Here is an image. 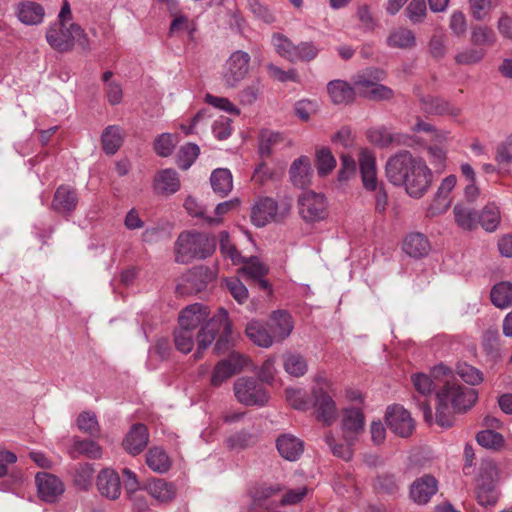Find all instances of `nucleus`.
I'll return each mask as SVG.
<instances>
[{
	"label": "nucleus",
	"mask_w": 512,
	"mask_h": 512,
	"mask_svg": "<svg viewBox=\"0 0 512 512\" xmlns=\"http://www.w3.org/2000/svg\"><path fill=\"white\" fill-rule=\"evenodd\" d=\"M215 249V237L198 231L182 232L175 242V261L187 264L194 259H206Z\"/></svg>",
	"instance_id": "obj_2"
},
{
	"label": "nucleus",
	"mask_w": 512,
	"mask_h": 512,
	"mask_svg": "<svg viewBox=\"0 0 512 512\" xmlns=\"http://www.w3.org/2000/svg\"><path fill=\"white\" fill-rule=\"evenodd\" d=\"M16 15L25 25H39L43 22L45 10L43 6L34 1H24L18 4Z\"/></svg>",
	"instance_id": "obj_29"
},
{
	"label": "nucleus",
	"mask_w": 512,
	"mask_h": 512,
	"mask_svg": "<svg viewBox=\"0 0 512 512\" xmlns=\"http://www.w3.org/2000/svg\"><path fill=\"white\" fill-rule=\"evenodd\" d=\"M315 162L318 174L326 176L336 167V159L329 148L323 147L316 151Z\"/></svg>",
	"instance_id": "obj_48"
},
{
	"label": "nucleus",
	"mask_w": 512,
	"mask_h": 512,
	"mask_svg": "<svg viewBox=\"0 0 512 512\" xmlns=\"http://www.w3.org/2000/svg\"><path fill=\"white\" fill-rule=\"evenodd\" d=\"M243 266L239 269V272L243 273L249 279L256 280L258 278L265 277L268 273V268L264 265L260 259L256 256L249 258L244 257Z\"/></svg>",
	"instance_id": "obj_46"
},
{
	"label": "nucleus",
	"mask_w": 512,
	"mask_h": 512,
	"mask_svg": "<svg viewBox=\"0 0 512 512\" xmlns=\"http://www.w3.org/2000/svg\"><path fill=\"white\" fill-rule=\"evenodd\" d=\"M250 55L242 50L234 51L226 60L222 79L227 87H236L248 74Z\"/></svg>",
	"instance_id": "obj_6"
},
{
	"label": "nucleus",
	"mask_w": 512,
	"mask_h": 512,
	"mask_svg": "<svg viewBox=\"0 0 512 512\" xmlns=\"http://www.w3.org/2000/svg\"><path fill=\"white\" fill-rule=\"evenodd\" d=\"M246 335L254 344L263 348H268L276 342L269 330L268 324L257 320H253L247 324Z\"/></svg>",
	"instance_id": "obj_31"
},
{
	"label": "nucleus",
	"mask_w": 512,
	"mask_h": 512,
	"mask_svg": "<svg viewBox=\"0 0 512 512\" xmlns=\"http://www.w3.org/2000/svg\"><path fill=\"white\" fill-rule=\"evenodd\" d=\"M421 110L424 113L430 115H449L452 117H457L461 114V108L455 106L439 97H434L431 95L422 96L420 98Z\"/></svg>",
	"instance_id": "obj_21"
},
{
	"label": "nucleus",
	"mask_w": 512,
	"mask_h": 512,
	"mask_svg": "<svg viewBox=\"0 0 512 512\" xmlns=\"http://www.w3.org/2000/svg\"><path fill=\"white\" fill-rule=\"evenodd\" d=\"M411 381L415 390L423 397L429 396L435 389L434 382L427 374L415 373L411 376Z\"/></svg>",
	"instance_id": "obj_62"
},
{
	"label": "nucleus",
	"mask_w": 512,
	"mask_h": 512,
	"mask_svg": "<svg viewBox=\"0 0 512 512\" xmlns=\"http://www.w3.org/2000/svg\"><path fill=\"white\" fill-rule=\"evenodd\" d=\"M283 141V134L270 130H262L259 134V154L261 158L270 157L274 149Z\"/></svg>",
	"instance_id": "obj_38"
},
{
	"label": "nucleus",
	"mask_w": 512,
	"mask_h": 512,
	"mask_svg": "<svg viewBox=\"0 0 512 512\" xmlns=\"http://www.w3.org/2000/svg\"><path fill=\"white\" fill-rule=\"evenodd\" d=\"M267 324L276 342L286 339L294 328L291 315L282 310L274 311Z\"/></svg>",
	"instance_id": "obj_25"
},
{
	"label": "nucleus",
	"mask_w": 512,
	"mask_h": 512,
	"mask_svg": "<svg viewBox=\"0 0 512 512\" xmlns=\"http://www.w3.org/2000/svg\"><path fill=\"white\" fill-rule=\"evenodd\" d=\"M358 162L363 187L367 191L377 190L380 186L377 178L376 157L368 149H361L358 155Z\"/></svg>",
	"instance_id": "obj_16"
},
{
	"label": "nucleus",
	"mask_w": 512,
	"mask_h": 512,
	"mask_svg": "<svg viewBox=\"0 0 512 512\" xmlns=\"http://www.w3.org/2000/svg\"><path fill=\"white\" fill-rule=\"evenodd\" d=\"M312 397L317 420L331 425L337 418L336 404L331 395L323 387H313Z\"/></svg>",
	"instance_id": "obj_11"
},
{
	"label": "nucleus",
	"mask_w": 512,
	"mask_h": 512,
	"mask_svg": "<svg viewBox=\"0 0 512 512\" xmlns=\"http://www.w3.org/2000/svg\"><path fill=\"white\" fill-rule=\"evenodd\" d=\"M220 252L225 257L231 260L234 265L244 262V257L237 250L236 246L230 241L227 231H221L219 234Z\"/></svg>",
	"instance_id": "obj_50"
},
{
	"label": "nucleus",
	"mask_w": 512,
	"mask_h": 512,
	"mask_svg": "<svg viewBox=\"0 0 512 512\" xmlns=\"http://www.w3.org/2000/svg\"><path fill=\"white\" fill-rule=\"evenodd\" d=\"M319 52L320 48L315 43L309 41L300 42L295 46V52H293L291 62H309L315 59Z\"/></svg>",
	"instance_id": "obj_52"
},
{
	"label": "nucleus",
	"mask_w": 512,
	"mask_h": 512,
	"mask_svg": "<svg viewBox=\"0 0 512 512\" xmlns=\"http://www.w3.org/2000/svg\"><path fill=\"white\" fill-rule=\"evenodd\" d=\"M438 491V480L430 474L415 479L410 485L409 497L418 505H426Z\"/></svg>",
	"instance_id": "obj_14"
},
{
	"label": "nucleus",
	"mask_w": 512,
	"mask_h": 512,
	"mask_svg": "<svg viewBox=\"0 0 512 512\" xmlns=\"http://www.w3.org/2000/svg\"><path fill=\"white\" fill-rule=\"evenodd\" d=\"M180 189V178L176 170L166 168L160 170L154 177V190L158 194L170 195Z\"/></svg>",
	"instance_id": "obj_28"
},
{
	"label": "nucleus",
	"mask_w": 512,
	"mask_h": 512,
	"mask_svg": "<svg viewBox=\"0 0 512 512\" xmlns=\"http://www.w3.org/2000/svg\"><path fill=\"white\" fill-rule=\"evenodd\" d=\"M208 308L200 303L185 307L179 314V327L195 331L208 317Z\"/></svg>",
	"instance_id": "obj_23"
},
{
	"label": "nucleus",
	"mask_w": 512,
	"mask_h": 512,
	"mask_svg": "<svg viewBox=\"0 0 512 512\" xmlns=\"http://www.w3.org/2000/svg\"><path fill=\"white\" fill-rule=\"evenodd\" d=\"M218 334L219 338L215 343L214 349L218 354H222L229 350L232 342L231 322L229 321L227 310L222 307L201 326L197 333L198 346L194 354L196 360L202 357V353L213 343Z\"/></svg>",
	"instance_id": "obj_1"
},
{
	"label": "nucleus",
	"mask_w": 512,
	"mask_h": 512,
	"mask_svg": "<svg viewBox=\"0 0 512 512\" xmlns=\"http://www.w3.org/2000/svg\"><path fill=\"white\" fill-rule=\"evenodd\" d=\"M37 492L41 500L55 503L64 493V484L55 475L47 472H39L35 476Z\"/></svg>",
	"instance_id": "obj_12"
},
{
	"label": "nucleus",
	"mask_w": 512,
	"mask_h": 512,
	"mask_svg": "<svg viewBox=\"0 0 512 512\" xmlns=\"http://www.w3.org/2000/svg\"><path fill=\"white\" fill-rule=\"evenodd\" d=\"M147 492L159 502H169L176 496V488L173 483L163 479H153L146 485Z\"/></svg>",
	"instance_id": "obj_35"
},
{
	"label": "nucleus",
	"mask_w": 512,
	"mask_h": 512,
	"mask_svg": "<svg viewBox=\"0 0 512 512\" xmlns=\"http://www.w3.org/2000/svg\"><path fill=\"white\" fill-rule=\"evenodd\" d=\"M174 343L179 352L188 354L194 346V332L179 327L174 332Z\"/></svg>",
	"instance_id": "obj_55"
},
{
	"label": "nucleus",
	"mask_w": 512,
	"mask_h": 512,
	"mask_svg": "<svg viewBox=\"0 0 512 512\" xmlns=\"http://www.w3.org/2000/svg\"><path fill=\"white\" fill-rule=\"evenodd\" d=\"M278 204L270 197L260 198L251 211V221L256 227H264L278 218Z\"/></svg>",
	"instance_id": "obj_19"
},
{
	"label": "nucleus",
	"mask_w": 512,
	"mask_h": 512,
	"mask_svg": "<svg viewBox=\"0 0 512 512\" xmlns=\"http://www.w3.org/2000/svg\"><path fill=\"white\" fill-rule=\"evenodd\" d=\"M431 249L428 238L419 232L408 234L403 242V251L413 258L426 256Z\"/></svg>",
	"instance_id": "obj_30"
},
{
	"label": "nucleus",
	"mask_w": 512,
	"mask_h": 512,
	"mask_svg": "<svg viewBox=\"0 0 512 512\" xmlns=\"http://www.w3.org/2000/svg\"><path fill=\"white\" fill-rule=\"evenodd\" d=\"M477 501L481 506H494L499 498V492L493 481L481 480L477 486Z\"/></svg>",
	"instance_id": "obj_42"
},
{
	"label": "nucleus",
	"mask_w": 512,
	"mask_h": 512,
	"mask_svg": "<svg viewBox=\"0 0 512 512\" xmlns=\"http://www.w3.org/2000/svg\"><path fill=\"white\" fill-rule=\"evenodd\" d=\"M487 54V51L481 47H467L459 51L455 56L454 60L458 65H476L483 61Z\"/></svg>",
	"instance_id": "obj_45"
},
{
	"label": "nucleus",
	"mask_w": 512,
	"mask_h": 512,
	"mask_svg": "<svg viewBox=\"0 0 512 512\" xmlns=\"http://www.w3.org/2000/svg\"><path fill=\"white\" fill-rule=\"evenodd\" d=\"M471 43L474 46L483 48L492 47L497 41L496 33L487 25H476L471 29Z\"/></svg>",
	"instance_id": "obj_41"
},
{
	"label": "nucleus",
	"mask_w": 512,
	"mask_h": 512,
	"mask_svg": "<svg viewBox=\"0 0 512 512\" xmlns=\"http://www.w3.org/2000/svg\"><path fill=\"white\" fill-rule=\"evenodd\" d=\"M385 77L384 70L374 67L367 68L356 76L355 85L364 93V91L383 81Z\"/></svg>",
	"instance_id": "obj_40"
},
{
	"label": "nucleus",
	"mask_w": 512,
	"mask_h": 512,
	"mask_svg": "<svg viewBox=\"0 0 512 512\" xmlns=\"http://www.w3.org/2000/svg\"><path fill=\"white\" fill-rule=\"evenodd\" d=\"M74 449L90 459H99L102 456L101 447L93 440H75Z\"/></svg>",
	"instance_id": "obj_60"
},
{
	"label": "nucleus",
	"mask_w": 512,
	"mask_h": 512,
	"mask_svg": "<svg viewBox=\"0 0 512 512\" xmlns=\"http://www.w3.org/2000/svg\"><path fill=\"white\" fill-rule=\"evenodd\" d=\"M146 464L152 471L165 474L170 470L172 461L162 448L151 447L146 454Z\"/></svg>",
	"instance_id": "obj_34"
},
{
	"label": "nucleus",
	"mask_w": 512,
	"mask_h": 512,
	"mask_svg": "<svg viewBox=\"0 0 512 512\" xmlns=\"http://www.w3.org/2000/svg\"><path fill=\"white\" fill-rule=\"evenodd\" d=\"M96 486L99 493L110 500L117 499L121 494L120 477L113 469L101 470L97 476Z\"/></svg>",
	"instance_id": "obj_20"
},
{
	"label": "nucleus",
	"mask_w": 512,
	"mask_h": 512,
	"mask_svg": "<svg viewBox=\"0 0 512 512\" xmlns=\"http://www.w3.org/2000/svg\"><path fill=\"white\" fill-rule=\"evenodd\" d=\"M122 130L119 126H108L102 133L103 150L108 155L115 154L123 142Z\"/></svg>",
	"instance_id": "obj_39"
},
{
	"label": "nucleus",
	"mask_w": 512,
	"mask_h": 512,
	"mask_svg": "<svg viewBox=\"0 0 512 512\" xmlns=\"http://www.w3.org/2000/svg\"><path fill=\"white\" fill-rule=\"evenodd\" d=\"M327 91L334 104H348L355 97L353 87L340 79L330 81L327 84Z\"/></svg>",
	"instance_id": "obj_33"
},
{
	"label": "nucleus",
	"mask_w": 512,
	"mask_h": 512,
	"mask_svg": "<svg viewBox=\"0 0 512 512\" xmlns=\"http://www.w3.org/2000/svg\"><path fill=\"white\" fill-rule=\"evenodd\" d=\"M246 358L239 353H231L228 358L219 361L210 378L213 387H220L226 380L238 373L245 366Z\"/></svg>",
	"instance_id": "obj_10"
},
{
	"label": "nucleus",
	"mask_w": 512,
	"mask_h": 512,
	"mask_svg": "<svg viewBox=\"0 0 512 512\" xmlns=\"http://www.w3.org/2000/svg\"><path fill=\"white\" fill-rule=\"evenodd\" d=\"M200 153L199 146L194 143L183 145L176 156V163L182 170L189 169Z\"/></svg>",
	"instance_id": "obj_49"
},
{
	"label": "nucleus",
	"mask_w": 512,
	"mask_h": 512,
	"mask_svg": "<svg viewBox=\"0 0 512 512\" xmlns=\"http://www.w3.org/2000/svg\"><path fill=\"white\" fill-rule=\"evenodd\" d=\"M307 368V362L302 355L298 353H287L284 355V369L288 374L300 377L307 372Z\"/></svg>",
	"instance_id": "obj_47"
},
{
	"label": "nucleus",
	"mask_w": 512,
	"mask_h": 512,
	"mask_svg": "<svg viewBox=\"0 0 512 512\" xmlns=\"http://www.w3.org/2000/svg\"><path fill=\"white\" fill-rule=\"evenodd\" d=\"M237 401L245 406H265L269 394L264 386L253 377H239L233 385Z\"/></svg>",
	"instance_id": "obj_4"
},
{
	"label": "nucleus",
	"mask_w": 512,
	"mask_h": 512,
	"mask_svg": "<svg viewBox=\"0 0 512 512\" xmlns=\"http://www.w3.org/2000/svg\"><path fill=\"white\" fill-rule=\"evenodd\" d=\"M210 183L215 193L226 196L233 188L232 174L229 169L217 168L210 176Z\"/></svg>",
	"instance_id": "obj_36"
},
{
	"label": "nucleus",
	"mask_w": 512,
	"mask_h": 512,
	"mask_svg": "<svg viewBox=\"0 0 512 512\" xmlns=\"http://www.w3.org/2000/svg\"><path fill=\"white\" fill-rule=\"evenodd\" d=\"M72 23H52L46 31L48 44L58 52H68L73 49Z\"/></svg>",
	"instance_id": "obj_13"
},
{
	"label": "nucleus",
	"mask_w": 512,
	"mask_h": 512,
	"mask_svg": "<svg viewBox=\"0 0 512 512\" xmlns=\"http://www.w3.org/2000/svg\"><path fill=\"white\" fill-rule=\"evenodd\" d=\"M77 426L82 432L93 437L98 436L100 433L97 417L92 412H82L77 418Z\"/></svg>",
	"instance_id": "obj_59"
},
{
	"label": "nucleus",
	"mask_w": 512,
	"mask_h": 512,
	"mask_svg": "<svg viewBox=\"0 0 512 512\" xmlns=\"http://www.w3.org/2000/svg\"><path fill=\"white\" fill-rule=\"evenodd\" d=\"M313 169L311 161L307 156H300L295 159L289 169L291 183L300 189H304L311 184Z\"/></svg>",
	"instance_id": "obj_22"
},
{
	"label": "nucleus",
	"mask_w": 512,
	"mask_h": 512,
	"mask_svg": "<svg viewBox=\"0 0 512 512\" xmlns=\"http://www.w3.org/2000/svg\"><path fill=\"white\" fill-rule=\"evenodd\" d=\"M385 419L388 428L402 438L409 437L415 428L410 412L400 405L389 406Z\"/></svg>",
	"instance_id": "obj_8"
},
{
	"label": "nucleus",
	"mask_w": 512,
	"mask_h": 512,
	"mask_svg": "<svg viewBox=\"0 0 512 512\" xmlns=\"http://www.w3.org/2000/svg\"><path fill=\"white\" fill-rule=\"evenodd\" d=\"M149 441L148 429L144 424H134L123 440L124 449L131 455L140 454Z\"/></svg>",
	"instance_id": "obj_24"
},
{
	"label": "nucleus",
	"mask_w": 512,
	"mask_h": 512,
	"mask_svg": "<svg viewBox=\"0 0 512 512\" xmlns=\"http://www.w3.org/2000/svg\"><path fill=\"white\" fill-rule=\"evenodd\" d=\"M225 285L233 298L239 303L243 304L247 301L249 293L246 286L240 279L232 277L225 280Z\"/></svg>",
	"instance_id": "obj_63"
},
{
	"label": "nucleus",
	"mask_w": 512,
	"mask_h": 512,
	"mask_svg": "<svg viewBox=\"0 0 512 512\" xmlns=\"http://www.w3.org/2000/svg\"><path fill=\"white\" fill-rule=\"evenodd\" d=\"M94 475L93 465L90 463L78 464L74 469L73 481L74 484L82 489L88 490L91 486Z\"/></svg>",
	"instance_id": "obj_51"
},
{
	"label": "nucleus",
	"mask_w": 512,
	"mask_h": 512,
	"mask_svg": "<svg viewBox=\"0 0 512 512\" xmlns=\"http://www.w3.org/2000/svg\"><path fill=\"white\" fill-rule=\"evenodd\" d=\"M492 304L500 309L512 306V283L503 281L495 284L490 292Z\"/></svg>",
	"instance_id": "obj_37"
},
{
	"label": "nucleus",
	"mask_w": 512,
	"mask_h": 512,
	"mask_svg": "<svg viewBox=\"0 0 512 512\" xmlns=\"http://www.w3.org/2000/svg\"><path fill=\"white\" fill-rule=\"evenodd\" d=\"M386 44L393 49L407 50L416 46V37L412 30L398 27L391 30L386 38Z\"/></svg>",
	"instance_id": "obj_32"
},
{
	"label": "nucleus",
	"mask_w": 512,
	"mask_h": 512,
	"mask_svg": "<svg viewBox=\"0 0 512 512\" xmlns=\"http://www.w3.org/2000/svg\"><path fill=\"white\" fill-rule=\"evenodd\" d=\"M432 179L433 173L425 162L420 167H416L411 177H408L405 190L410 197L419 199L430 188Z\"/></svg>",
	"instance_id": "obj_15"
},
{
	"label": "nucleus",
	"mask_w": 512,
	"mask_h": 512,
	"mask_svg": "<svg viewBox=\"0 0 512 512\" xmlns=\"http://www.w3.org/2000/svg\"><path fill=\"white\" fill-rule=\"evenodd\" d=\"M247 4L254 16L264 23L271 24L275 21L273 12L260 0H247Z\"/></svg>",
	"instance_id": "obj_64"
},
{
	"label": "nucleus",
	"mask_w": 512,
	"mask_h": 512,
	"mask_svg": "<svg viewBox=\"0 0 512 512\" xmlns=\"http://www.w3.org/2000/svg\"><path fill=\"white\" fill-rule=\"evenodd\" d=\"M172 353L173 349L169 340L164 337L158 338L154 346L149 349L150 360L148 365L153 369L155 368V366H152L153 355H156L160 361H167L171 358Z\"/></svg>",
	"instance_id": "obj_58"
},
{
	"label": "nucleus",
	"mask_w": 512,
	"mask_h": 512,
	"mask_svg": "<svg viewBox=\"0 0 512 512\" xmlns=\"http://www.w3.org/2000/svg\"><path fill=\"white\" fill-rule=\"evenodd\" d=\"M276 448L282 458L296 461L304 451V443L293 434H281L276 440Z\"/></svg>",
	"instance_id": "obj_26"
},
{
	"label": "nucleus",
	"mask_w": 512,
	"mask_h": 512,
	"mask_svg": "<svg viewBox=\"0 0 512 512\" xmlns=\"http://www.w3.org/2000/svg\"><path fill=\"white\" fill-rule=\"evenodd\" d=\"M271 42L279 56L290 62L292 61L296 45H294L290 39L281 33H274Z\"/></svg>",
	"instance_id": "obj_53"
},
{
	"label": "nucleus",
	"mask_w": 512,
	"mask_h": 512,
	"mask_svg": "<svg viewBox=\"0 0 512 512\" xmlns=\"http://www.w3.org/2000/svg\"><path fill=\"white\" fill-rule=\"evenodd\" d=\"M176 142L170 133L160 134L154 141V150L161 157H168L172 154Z\"/></svg>",
	"instance_id": "obj_61"
},
{
	"label": "nucleus",
	"mask_w": 512,
	"mask_h": 512,
	"mask_svg": "<svg viewBox=\"0 0 512 512\" xmlns=\"http://www.w3.org/2000/svg\"><path fill=\"white\" fill-rule=\"evenodd\" d=\"M215 279V274L208 266L199 265L187 271L181 277L177 290L181 294H194L205 290Z\"/></svg>",
	"instance_id": "obj_7"
},
{
	"label": "nucleus",
	"mask_w": 512,
	"mask_h": 512,
	"mask_svg": "<svg viewBox=\"0 0 512 512\" xmlns=\"http://www.w3.org/2000/svg\"><path fill=\"white\" fill-rule=\"evenodd\" d=\"M500 221V210L499 207L494 203L486 205L482 209L478 218V222L487 232H494L498 228Z\"/></svg>",
	"instance_id": "obj_43"
},
{
	"label": "nucleus",
	"mask_w": 512,
	"mask_h": 512,
	"mask_svg": "<svg viewBox=\"0 0 512 512\" xmlns=\"http://www.w3.org/2000/svg\"><path fill=\"white\" fill-rule=\"evenodd\" d=\"M456 373L464 382L472 386L478 385L483 381V373L467 363L458 364Z\"/></svg>",
	"instance_id": "obj_56"
},
{
	"label": "nucleus",
	"mask_w": 512,
	"mask_h": 512,
	"mask_svg": "<svg viewBox=\"0 0 512 512\" xmlns=\"http://www.w3.org/2000/svg\"><path fill=\"white\" fill-rule=\"evenodd\" d=\"M478 398L475 389L446 380L442 389L437 392V400L447 401L453 411L465 412L470 409Z\"/></svg>",
	"instance_id": "obj_3"
},
{
	"label": "nucleus",
	"mask_w": 512,
	"mask_h": 512,
	"mask_svg": "<svg viewBox=\"0 0 512 512\" xmlns=\"http://www.w3.org/2000/svg\"><path fill=\"white\" fill-rule=\"evenodd\" d=\"M455 221L459 227L465 230H473L478 223L479 214L471 208L455 205L453 208Z\"/></svg>",
	"instance_id": "obj_44"
},
{
	"label": "nucleus",
	"mask_w": 512,
	"mask_h": 512,
	"mask_svg": "<svg viewBox=\"0 0 512 512\" xmlns=\"http://www.w3.org/2000/svg\"><path fill=\"white\" fill-rule=\"evenodd\" d=\"M368 138L371 143L381 148L389 147L390 145H405L409 136L402 133H392L386 127H378L370 129L368 132Z\"/></svg>",
	"instance_id": "obj_27"
},
{
	"label": "nucleus",
	"mask_w": 512,
	"mask_h": 512,
	"mask_svg": "<svg viewBox=\"0 0 512 512\" xmlns=\"http://www.w3.org/2000/svg\"><path fill=\"white\" fill-rule=\"evenodd\" d=\"M405 15L414 25L422 23L427 16L426 1L411 0L405 8Z\"/></svg>",
	"instance_id": "obj_54"
},
{
	"label": "nucleus",
	"mask_w": 512,
	"mask_h": 512,
	"mask_svg": "<svg viewBox=\"0 0 512 512\" xmlns=\"http://www.w3.org/2000/svg\"><path fill=\"white\" fill-rule=\"evenodd\" d=\"M413 158L414 155L407 150H402L388 158L385 174L390 183L402 186Z\"/></svg>",
	"instance_id": "obj_9"
},
{
	"label": "nucleus",
	"mask_w": 512,
	"mask_h": 512,
	"mask_svg": "<svg viewBox=\"0 0 512 512\" xmlns=\"http://www.w3.org/2000/svg\"><path fill=\"white\" fill-rule=\"evenodd\" d=\"M476 440L478 444L481 445L482 447L495 450L502 447L504 443V438L502 434L492 429L480 431L476 436Z\"/></svg>",
	"instance_id": "obj_57"
},
{
	"label": "nucleus",
	"mask_w": 512,
	"mask_h": 512,
	"mask_svg": "<svg viewBox=\"0 0 512 512\" xmlns=\"http://www.w3.org/2000/svg\"><path fill=\"white\" fill-rule=\"evenodd\" d=\"M365 417L361 409H345L342 419L343 436L346 443L353 445L358 435L363 432Z\"/></svg>",
	"instance_id": "obj_17"
},
{
	"label": "nucleus",
	"mask_w": 512,
	"mask_h": 512,
	"mask_svg": "<svg viewBox=\"0 0 512 512\" xmlns=\"http://www.w3.org/2000/svg\"><path fill=\"white\" fill-rule=\"evenodd\" d=\"M328 203L324 194L305 191L298 198V212L306 223L324 220L328 215Z\"/></svg>",
	"instance_id": "obj_5"
},
{
	"label": "nucleus",
	"mask_w": 512,
	"mask_h": 512,
	"mask_svg": "<svg viewBox=\"0 0 512 512\" xmlns=\"http://www.w3.org/2000/svg\"><path fill=\"white\" fill-rule=\"evenodd\" d=\"M78 204L76 190L69 185H60L53 196L51 208L61 215H71Z\"/></svg>",
	"instance_id": "obj_18"
}]
</instances>
